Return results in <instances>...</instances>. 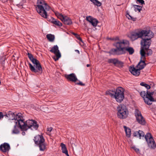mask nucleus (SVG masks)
Returning a JSON list of instances; mask_svg holds the SVG:
<instances>
[{
	"label": "nucleus",
	"mask_w": 156,
	"mask_h": 156,
	"mask_svg": "<svg viewBox=\"0 0 156 156\" xmlns=\"http://www.w3.org/2000/svg\"><path fill=\"white\" fill-rule=\"evenodd\" d=\"M129 44V41L125 40L117 42L115 45L116 48L112 49L111 53L112 54L119 55L124 54L126 51H127L129 54L132 55L134 51L133 48L128 47Z\"/></svg>",
	"instance_id": "1"
},
{
	"label": "nucleus",
	"mask_w": 156,
	"mask_h": 156,
	"mask_svg": "<svg viewBox=\"0 0 156 156\" xmlns=\"http://www.w3.org/2000/svg\"><path fill=\"white\" fill-rule=\"evenodd\" d=\"M37 5H34L37 12L44 18H47L48 15L47 11L50 9V7L43 0H37Z\"/></svg>",
	"instance_id": "2"
},
{
	"label": "nucleus",
	"mask_w": 156,
	"mask_h": 156,
	"mask_svg": "<svg viewBox=\"0 0 156 156\" xmlns=\"http://www.w3.org/2000/svg\"><path fill=\"white\" fill-rule=\"evenodd\" d=\"M38 127L39 125L36 121L33 120H27L26 122H24V125H22L20 128L22 131H26L29 129L37 130Z\"/></svg>",
	"instance_id": "3"
},
{
	"label": "nucleus",
	"mask_w": 156,
	"mask_h": 156,
	"mask_svg": "<svg viewBox=\"0 0 156 156\" xmlns=\"http://www.w3.org/2000/svg\"><path fill=\"white\" fill-rule=\"evenodd\" d=\"M154 93V92H151L147 90L145 91H142L140 94L141 96L143 98L145 102L148 105H150L152 104V102L154 101V99L152 95Z\"/></svg>",
	"instance_id": "4"
},
{
	"label": "nucleus",
	"mask_w": 156,
	"mask_h": 156,
	"mask_svg": "<svg viewBox=\"0 0 156 156\" xmlns=\"http://www.w3.org/2000/svg\"><path fill=\"white\" fill-rule=\"evenodd\" d=\"M35 143L38 146L40 151H44L46 148V144L44 143L45 140L42 135H38L34 137Z\"/></svg>",
	"instance_id": "5"
},
{
	"label": "nucleus",
	"mask_w": 156,
	"mask_h": 156,
	"mask_svg": "<svg viewBox=\"0 0 156 156\" xmlns=\"http://www.w3.org/2000/svg\"><path fill=\"white\" fill-rule=\"evenodd\" d=\"M118 110L117 116L119 118L121 119L126 118L128 114V111L124 105H121L117 108Z\"/></svg>",
	"instance_id": "6"
},
{
	"label": "nucleus",
	"mask_w": 156,
	"mask_h": 156,
	"mask_svg": "<svg viewBox=\"0 0 156 156\" xmlns=\"http://www.w3.org/2000/svg\"><path fill=\"white\" fill-rule=\"evenodd\" d=\"M34 65L33 66L30 63H29V67L30 70L33 72L41 74L42 73V69L39 61L37 60L33 63Z\"/></svg>",
	"instance_id": "7"
},
{
	"label": "nucleus",
	"mask_w": 156,
	"mask_h": 156,
	"mask_svg": "<svg viewBox=\"0 0 156 156\" xmlns=\"http://www.w3.org/2000/svg\"><path fill=\"white\" fill-rule=\"evenodd\" d=\"M124 89L121 87L117 88L115 92L114 98L116 101L118 102H121L123 101L124 98Z\"/></svg>",
	"instance_id": "8"
},
{
	"label": "nucleus",
	"mask_w": 156,
	"mask_h": 156,
	"mask_svg": "<svg viewBox=\"0 0 156 156\" xmlns=\"http://www.w3.org/2000/svg\"><path fill=\"white\" fill-rule=\"evenodd\" d=\"M145 138L148 147L154 149L156 147V144L150 133H148L145 136Z\"/></svg>",
	"instance_id": "9"
},
{
	"label": "nucleus",
	"mask_w": 156,
	"mask_h": 156,
	"mask_svg": "<svg viewBox=\"0 0 156 156\" xmlns=\"http://www.w3.org/2000/svg\"><path fill=\"white\" fill-rule=\"evenodd\" d=\"M142 39L140 41V44L141 46V49L140 51L143 50L144 52L146 54L144 49H148L149 48L151 45L152 41L151 39H148L146 37L141 38Z\"/></svg>",
	"instance_id": "10"
},
{
	"label": "nucleus",
	"mask_w": 156,
	"mask_h": 156,
	"mask_svg": "<svg viewBox=\"0 0 156 156\" xmlns=\"http://www.w3.org/2000/svg\"><path fill=\"white\" fill-rule=\"evenodd\" d=\"M140 54L141 56L140 60L136 66V67L141 70L144 68L146 65V64L145 63V54L143 50H142L141 51H140Z\"/></svg>",
	"instance_id": "11"
},
{
	"label": "nucleus",
	"mask_w": 156,
	"mask_h": 156,
	"mask_svg": "<svg viewBox=\"0 0 156 156\" xmlns=\"http://www.w3.org/2000/svg\"><path fill=\"white\" fill-rule=\"evenodd\" d=\"M4 117L5 119L14 120L15 119V115L12 112H9L8 113L5 112H1V120Z\"/></svg>",
	"instance_id": "12"
},
{
	"label": "nucleus",
	"mask_w": 156,
	"mask_h": 156,
	"mask_svg": "<svg viewBox=\"0 0 156 156\" xmlns=\"http://www.w3.org/2000/svg\"><path fill=\"white\" fill-rule=\"evenodd\" d=\"M135 114L137 122L139 124L142 125L145 124V121L142 115L141 112L138 109H136Z\"/></svg>",
	"instance_id": "13"
},
{
	"label": "nucleus",
	"mask_w": 156,
	"mask_h": 156,
	"mask_svg": "<svg viewBox=\"0 0 156 156\" xmlns=\"http://www.w3.org/2000/svg\"><path fill=\"white\" fill-rule=\"evenodd\" d=\"M50 51L54 53L55 55L56 58H53L55 61L58 60L61 57V54L57 45H54L52 47Z\"/></svg>",
	"instance_id": "14"
},
{
	"label": "nucleus",
	"mask_w": 156,
	"mask_h": 156,
	"mask_svg": "<svg viewBox=\"0 0 156 156\" xmlns=\"http://www.w3.org/2000/svg\"><path fill=\"white\" fill-rule=\"evenodd\" d=\"M14 122L18 124L20 128L22 126V125L24 124V119L23 118L22 115L21 113H18L17 114L15 115V119H14Z\"/></svg>",
	"instance_id": "15"
},
{
	"label": "nucleus",
	"mask_w": 156,
	"mask_h": 156,
	"mask_svg": "<svg viewBox=\"0 0 156 156\" xmlns=\"http://www.w3.org/2000/svg\"><path fill=\"white\" fill-rule=\"evenodd\" d=\"M108 62L109 63H113L115 66L119 68H121L123 66V62L119 61L117 59H109L108 60Z\"/></svg>",
	"instance_id": "16"
},
{
	"label": "nucleus",
	"mask_w": 156,
	"mask_h": 156,
	"mask_svg": "<svg viewBox=\"0 0 156 156\" xmlns=\"http://www.w3.org/2000/svg\"><path fill=\"white\" fill-rule=\"evenodd\" d=\"M142 37H146L148 39H151L154 36V34L150 30H142Z\"/></svg>",
	"instance_id": "17"
},
{
	"label": "nucleus",
	"mask_w": 156,
	"mask_h": 156,
	"mask_svg": "<svg viewBox=\"0 0 156 156\" xmlns=\"http://www.w3.org/2000/svg\"><path fill=\"white\" fill-rule=\"evenodd\" d=\"M142 30L137 32H133L130 36V38L132 41H134L138 38H142Z\"/></svg>",
	"instance_id": "18"
},
{
	"label": "nucleus",
	"mask_w": 156,
	"mask_h": 156,
	"mask_svg": "<svg viewBox=\"0 0 156 156\" xmlns=\"http://www.w3.org/2000/svg\"><path fill=\"white\" fill-rule=\"evenodd\" d=\"M65 77L68 81L72 82H75L77 80L76 75L74 73L69 74H66L65 75Z\"/></svg>",
	"instance_id": "19"
},
{
	"label": "nucleus",
	"mask_w": 156,
	"mask_h": 156,
	"mask_svg": "<svg viewBox=\"0 0 156 156\" xmlns=\"http://www.w3.org/2000/svg\"><path fill=\"white\" fill-rule=\"evenodd\" d=\"M140 70L139 68H136L134 66H131L129 68V71L133 75L135 76H139L140 73Z\"/></svg>",
	"instance_id": "20"
},
{
	"label": "nucleus",
	"mask_w": 156,
	"mask_h": 156,
	"mask_svg": "<svg viewBox=\"0 0 156 156\" xmlns=\"http://www.w3.org/2000/svg\"><path fill=\"white\" fill-rule=\"evenodd\" d=\"M10 149V147L9 144L5 143L1 145V151L3 152H5L8 151Z\"/></svg>",
	"instance_id": "21"
},
{
	"label": "nucleus",
	"mask_w": 156,
	"mask_h": 156,
	"mask_svg": "<svg viewBox=\"0 0 156 156\" xmlns=\"http://www.w3.org/2000/svg\"><path fill=\"white\" fill-rule=\"evenodd\" d=\"M133 136L136 137H139L141 139V137H144V133L141 130H139L138 131H136L133 133Z\"/></svg>",
	"instance_id": "22"
},
{
	"label": "nucleus",
	"mask_w": 156,
	"mask_h": 156,
	"mask_svg": "<svg viewBox=\"0 0 156 156\" xmlns=\"http://www.w3.org/2000/svg\"><path fill=\"white\" fill-rule=\"evenodd\" d=\"M50 20L51 23L58 27H61L62 26V24L60 21L53 17H51Z\"/></svg>",
	"instance_id": "23"
},
{
	"label": "nucleus",
	"mask_w": 156,
	"mask_h": 156,
	"mask_svg": "<svg viewBox=\"0 0 156 156\" xmlns=\"http://www.w3.org/2000/svg\"><path fill=\"white\" fill-rule=\"evenodd\" d=\"M60 146L62 148V152L65 154L67 156H69L66 145L63 143H61Z\"/></svg>",
	"instance_id": "24"
},
{
	"label": "nucleus",
	"mask_w": 156,
	"mask_h": 156,
	"mask_svg": "<svg viewBox=\"0 0 156 156\" xmlns=\"http://www.w3.org/2000/svg\"><path fill=\"white\" fill-rule=\"evenodd\" d=\"M62 22L65 24L68 25H70L72 23L71 20L67 16H65V18L64 20L62 21Z\"/></svg>",
	"instance_id": "25"
},
{
	"label": "nucleus",
	"mask_w": 156,
	"mask_h": 156,
	"mask_svg": "<svg viewBox=\"0 0 156 156\" xmlns=\"http://www.w3.org/2000/svg\"><path fill=\"white\" fill-rule=\"evenodd\" d=\"M123 127L124 129L126 136L129 137L131 136V129L126 126H124Z\"/></svg>",
	"instance_id": "26"
},
{
	"label": "nucleus",
	"mask_w": 156,
	"mask_h": 156,
	"mask_svg": "<svg viewBox=\"0 0 156 156\" xmlns=\"http://www.w3.org/2000/svg\"><path fill=\"white\" fill-rule=\"evenodd\" d=\"M46 37L50 42H53L55 39L54 35L51 34H48L46 36Z\"/></svg>",
	"instance_id": "27"
},
{
	"label": "nucleus",
	"mask_w": 156,
	"mask_h": 156,
	"mask_svg": "<svg viewBox=\"0 0 156 156\" xmlns=\"http://www.w3.org/2000/svg\"><path fill=\"white\" fill-rule=\"evenodd\" d=\"M133 6L134 8V10L136 12L138 11L139 12H140V11L142 10V6L138 5H133Z\"/></svg>",
	"instance_id": "28"
},
{
	"label": "nucleus",
	"mask_w": 156,
	"mask_h": 156,
	"mask_svg": "<svg viewBox=\"0 0 156 156\" xmlns=\"http://www.w3.org/2000/svg\"><path fill=\"white\" fill-rule=\"evenodd\" d=\"M17 124L16 123L14 126V128L12 131V133L14 134H18L19 133V131L18 129V127L17 126Z\"/></svg>",
	"instance_id": "29"
},
{
	"label": "nucleus",
	"mask_w": 156,
	"mask_h": 156,
	"mask_svg": "<svg viewBox=\"0 0 156 156\" xmlns=\"http://www.w3.org/2000/svg\"><path fill=\"white\" fill-rule=\"evenodd\" d=\"M27 55L28 58L32 63H34V62L37 60L35 58L33 57V55L31 53H28Z\"/></svg>",
	"instance_id": "30"
},
{
	"label": "nucleus",
	"mask_w": 156,
	"mask_h": 156,
	"mask_svg": "<svg viewBox=\"0 0 156 156\" xmlns=\"http://www.w3.org/2000/svg\"><path fill=\"white\" fill-rule=\"evenodd\" d=\"M106 94L114 98L115 93L113 90H108L106 92Z\"/></svg>",
	"instance_id": "31"
},
{
	"label": "nucleus",
	"mask_w": 156,
	"mask_h": 156,
	"mask_svg": "<svg viewBox=\"0 0 156 156\" xmlns=\"http://www.w3.org/2000/svg\"><path fill=\"white\" fill-rule=\"evenodd\" d=\"M92 2L94 5L98 7L100 6L102 4L98 0H94Z\"/></svg>",
	"instance_id": "32"
},
{
	"label": "nucleus",
	"mask_w": 156,
	"mask_h": 156,
	"mask_svg": "<svg viewBox=\"0 0 156 156\" xmlns=\"http://www.w3.org/2000/svg\"><path fill=\"white\" fill-rule=\"evenodd\" d=\"M98 22V20L95 19H94L93 20L90 22V23L94 27L97 26Z\"/></svg>",
	"instance_id": "33"
},
{
	"label": "nucleus",
	"mask_w": 156,
	"mask_h": 156,
	"mask_svg": "<svg viewBox=\"0 0 156 156\" xmlns=\"http://www.w3.org/2000/svg\"><path fill=\"white\" fill-rule=\"evenodd\" d=\"M126 17L129 19L132 20L133 21H135L136 20V18H134L131 16L128 13H127L126 14Z\"/></svg>",
	"instance_id": "34"
},
{
	"label": "nucleus",
	"mask_w": 156,
	"mask_h": 156,
	"mask_svg": "<svg viewBox=\"0 0 156 156\" xmlns=\"http://www.w3.org/2000/svg\"><path fill=\"white\" fill-rule=\"evenodd\" d=\"M144 50H146V54L148 56L152 54V51L151 49L148 48V49Z\"/></svg>",
	"instance_id": "35"
},
{
	"label": "nucleus",
	"mask_w": 156,
	"mask_h": 156,
	"mask_svg": "<svg viewBox=\"0 0 156 156\" xmlns=\"http://www.w3.org/2000/svg\"><path fill=\"white\" fill-rule=\"evenodd\" d=\"M94 19L91 16H89L86 17V20L89 21L90 23Z\"/></svg>",
	"instance_id": "36"
},
{
	"label": "nucleus",
	"mask_w": 156,
	"mask_h": 156,
	"mask_svg": "<svg viewBox=\"0 0 156 156\" xmlns=\"http://www.w3.org/2000/svg\"><path fill=\"white\" fill-rule=\"evenodd\" d=\"M131 148L134 150L137 153H140L139 149L137 148L136 147L133 146L131 147Z\"/></svg>",
	"instance_id": "37"
},
{
	"label": "nucleus",
	"mask_w": 156,
	"mask_h": 156,
	"mask_svg": "<svg viewBox=\"0 0 156 156\" xmlns=\"http://www.w3.org/2000/svg\"><path fill=\"white\" fill-rule=\"evenodd\" d=\"M58 18L60 19L62 21L65 18V16H64L62 14H61L58 17Z\"/></svg>",
	"instance_id": "38"
},
{
	"label": "nucleus",
	"mask_w": 156,
	"mask_h": 156,
	"mask_svg": "<svg viewBox=\"0 0 156 156\" xmlns=\"http://www.w3.org/2000/svg\"><path fill=\"white\" fill-rule=\"evenodd\" d=\"M136 1L142 5L145 4L143 0H136Z\"/></svg>",
	"instance_id": "39"
},
{
	"label": "nucleus",
	"mask_w": 156,
	"mask_h": 156,
	"mask_svg": "<svg viewBox=\"0 0 156 156\" xmlns=\"http://www.w3.org/2000/svg\"><path fill=\"white\" fill-rule=\"evenodd\" d=\"M76 37L78 40H79L81 42H82V39L80 37L79 35L77 34Z\"/></svg>",
	"instance_id": "40"
},
{
	"label": "nucleus",
	"mask_w": 156,
	"mask_h": 156,
	"mask_svg": "<svg viewBox=\"0 0 156 156\" xmlns=\"http://www.w3.org/2000/svg\"><path fill=\"white\" fill-rule=\"evenodd\" d=\"M76 84H77V85H80L81 86H84L85 85L82 82H81L80 81V82L78 83H76Z\"/></svg>",
	"instance_id": "41"
},
{
	"label": "nucleus",
	"mask_w": 156,
	"mask_h": 156,
	"mask_svg": "<svg viewBox=\"0 0 156 156\" xmlns=\"http://www.w3.org/2000/svg\"><path fill=\"white\" fill-rule=\"evenodd\" d=\"M146 85L144 86L147 90L150 88L151 87L150 86L147 84H145Z\"/></svg>",
	"instance_id": "42"
},
{
	"label": "nucleus",
	"mask_w": 156,
	"mask_h": 156,
	"mask_svg": "<svg viewBox=\"0 0 156 156\" xmlns=\"http://www.w3.org/2000/svg\"><path fill=\"white\" fill-rule=\"evenodd\" d=\"M52 128L51 127L47 128V131L49 133H50L52 130Z\"/></svg>",
	"instance_id": "43"
},
{
	"label": "nucleus",
	"mask_w": 156,
	"mask_h": 156,
	"mask_svg": "<svg viewBox=\"0 0 156 156\" xmlns=\"http://www.w3.org/2000/svg\"><path fill=\"white\" fill-rule=\"evenodd\" d=\"M61 14V13H59L58 12L55 13L56 16L58 18V17Z\"/></svg>",
	"instance_id": "44"
},
{
	"label": "nucleus",
	"mask_w": 156,
	"mask_h": 156,
	"mask_svg": "<svg viewBox=\"0 0 156 156\" xmlns=\"http://www.w3.org/2000/svg\"><path fill=\"white\" fill-rule=\"evenodd\" d=\"M147 84L144 83V82H141L140 83V85L142 86H145V85H146L145 84Z\"/></svg>",
	"instance_id": "45"
},
{
	"label": "nucleus",
	"mask_w": 156,
	"mask_h": 156,
	"mask_svg": "<svg viewBox=\"0 0 156 156\" xmlns=\"http://www.w3.org/2000/svg\"><path fill=\"white\" fill-rule=\"evenodd\" d=\"M147 84L144 83V82H141L140 83V85L142 86H145V85H146L145 84Z\"/></svg>",
	"instance_id": "46"
},
{
	"label": "nucleus",
	"mask_w": 156,
	"mask_h": 156,
	"mask_svg": "<svg viewBox=\"0 0 156 156\" xmlns=\"http://www.w3.org/2000/svg\"><path fill=\"white\" fill-rule=\"evenodd\" d=\"M5 57H4L2 58V60L4 62L5 60Z\"/></svg>",
	"instance_id": "47"
},
{
	"label": "nucleus",
	"mask_w": 156,
	"mask_h": 156,
	"mask_svg": "<svg viewBox=\"0 0 156 156\" xmlns=\"http://www.w3.org/2000/svg\"><path fill=\"white\" fill-rule=\"evenodd\" d=\"M8 0H2V2L3 3H5L7 2Z\"/></svg>",
	"instance_id": "48"
},
{
	"label": "nucleus",
	"mask_w": 156,
	"mask_h": 156,
	"mask_svg": "<svg viewBox=\"0 0 156 156\" xmlns=\"http://www.w3.org/2000/svg\"><path fill=\"white\" fill-rule=\"evenodd\" d=\"M22 135L24 136L25 135V132L24 131H23L22 132Z\"/></svg>",
	"instance_id": "49"
},
{
	"label": "nucleus",
	"mask_w": 156,
	"mask_h": 156,
	"mask_svg": "<svg viewBox=\"0 0 156 156\" xmlns=\"http://www.w3.org/2000/svg\"><path fill=\"white\" fill-rule=\"evenodd\" d=\"M75 51L77 53H78V54L80 53L79 51L78 50H75Z\"/></svg>",
	"instance_id": "50"
},
{
	"label": "nucleus",
	"mask_w": 156,
	"mask_h": 156,
	"mask_svg": "<svg viewBox=\"0 0 156 156\" xmlns=\"http://www.w3.org/2000/svg\"><path fill=\"white\" fill-rule=\"evenodd\" d=\"M119 40V38L118 37H116L115 38V40Z\"/></svg>",
	"instance_id": "51"
},
{
	"label": "nucleus",
	"mask_w": 156,
	"mask_h": 156,
	"mask_svg": "<svg viewBox=\"0 0 156 156\" xmlns=\"http://www.w3.org/2000/svg\"><path fill=\"white\" fill-rule=\"evenodd\" d=\"M73 34L74 35H75V36H76L77 35V34H75V33H73Z\"/></svg>",
	"instance_id": "52"
},
{
	"label": "nucleus",
	"mask_w": 156,
	"mask_h": 156,
	"mask_svg": "<svg viewBox=\"0 0 156 156\" xmlns=\"http://www.w3.org/2000/svg\"><path fill=\"white\" fill-rule=\"evenodd\" d=\"M2 66L3 67H4V63H3V62H2Z\"/></svg>",
	"instance_id": "53"
},
{
	"label": "nucleus",
	"mask_w": 156,
	"mask_h": 156,
	"mask_svg": "<svg viewBox=\"0 0 156 156\" xmlns=\"http://www.w3.org/2000/svg\"><path fill=\"white\" fill-rule=\"evenodd\" d=\"M18 7H20V6H22V5H20V4H18L17 5Z\"/></svg>",
	"instance_id": "54"
},
{
	"label": "nucleus",
	"mask_w": 156,
	"mask_h": 156,
	"mask_svg": "<svg viewBox=\"0 0 156 156\" xmlns=\"http://www.w3.org/2000/svg\"><path fill=\"white\" fill-rule=\"evenodd\" d=\"M90 66V64H87V67H89V66Z\"/></svg>",
	"instance_id": "55"
},
{
	"label": "nucleus",
	"mask_w": 156,
	"mask_h": 156,
	"mask_svg": "<svg viewBox=\"0 0 156 156\" xmlns=\"http://www.w3.org/2000/svg\"><path fill=\"white\" fill-rule=\"evenodd\" d=\"M94 0H90V1L91 2H92Z\"/></svg>",
	"instance_id": "56"
}]
</instances>
